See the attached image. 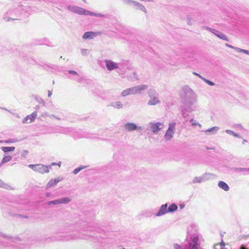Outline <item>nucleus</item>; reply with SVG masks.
Here are the masks:
<instances>
[{"instance_id":"nucleus-1","label":"nucleus","mask_w":249,"mask_h":249,"mask_svg":"<svg viewBox=\"0 0 249 249\" xmlns=\"http://www.w3.org/2000/svg\"><path fill=\"white\" fill-rule=\"evenodd\" d=\"M181 102L183 104L181 106V113L184 118L188 114L186 112H192L195 109L194 104L196 102V96L194 91L188 86H185L182 88L179 93Z\"/></svg>"},{"instance_id":"nucleus-2","label":"nucleus","mask_w":249,"mask_h":249,"mask_svg":"<svg viewBox=\"0 0 249 249\" xmlns=\"http://www.w3.org/2000/svg\"><path fill=\"white\" fill-rule=\"evenodd\" d=\"M86 235L83 234L82 236L81 235H76L73 234H70L67 236L61 235L60 234H57L56 235H52L46 239L48 240L49 242H54L57 241H67L70 239H87L88 237Z\"/></svg>"},{"instance_id":"nucleus-3","label":"nucleus","mask_w":249,"mask_h":249,"mask_svg":"<svg viewBox=\"0 0 249 249\" xmlns=\"http://www.w3.org/2000/svg\"><path fill=\"white\" fill-rule=\"evenodd\" d=\"M22 9L21 5H18L17 8H13L9 9L3 17V19L5 21H9L10 20H17V17L20 15V11Z\"/></svg>"},{"instance_id":"nucleus-4","label":"nucleus","mask_w":249,"mask_h":249,"mask_svg":"<svg viewBox=\"0 0 249 249\" xmlns=\"http://www.w3.org/2000/svg\"><path fill=\"white\" fill-rule=\"evenodd\" d=\"M191 228H195V234L192 235L190 238L189 249H199L200 244L199 243V236L196 227L194 225H191Z\"/></svg>"},{"instance_id":"nucleus-5","label":"nucleus","mask_w":249,"mask_h":249,"mask_svg":"<svg viewBox=\"0 0 249 249\" xmlns=\"http://www.w3.org/2000/svg\"><path fill=\"white\" fill-rule=\"evenodd\" d=\"M28 166L35 172L41 174L48 173L49 172L50 169L52 168L51 165L46 166L41 164L36 165L29 164Z\"/></svg>"},{"instance_id":"nucleus-6","label":"nucleus","mask_w":249,"mask_h":249,"mask_svg":"<svg viewBox=\"0 0 249 249\" xmlns=\"http://www.w3.org/2000/svg\"><path fill=\"white\" fill-rule=\"evenodd\" d=\"M195 234V228H191V226L188 230L187 235H188V241L187 244H185L182 246H180L177 243H175L173 245L174 249H189V247L190 243V238L192 235Z\"/></svg>"},{"instance_id":"nucleus-7","label":"nucleus","mask_w":249,"mask_h":249,"mask_svg":"<svg viewBox=\"0 0 249 249\" xmlns=\"http://www.w3.org/2000/svg\"><path fill=\"white\" fill-rule=\"evenodd\" d=\"M164 126V124L162 123H150L148 124V129L151 131L153 133H158L160 130H161Z\"/></svg>"},{"instance_id":"nucleus-8","label":"nucleus","mask_w":249,"mask_h":249,"mask_svg":"<svg viewBox=\"0 0 249 249\" xmlns=\"http://www.w3.org/2000/svg\"><path fill=\"white\" fill-rule=\"evenodd\" d=\"M176 123L174 122L169 124V127L164 135V139L166 141L170 140L175 133Z\"/></svg>"},{"instance_id":"nucleus-9","label":"nucleus","mask_w":249,"mask_h":249,"mask_svg":"<svg viewBox=\"0 0 249 249\" xmlns=\"http://www.w3.org/2000/svg\"><path fill=\"white\" fill-rule=\"evenodd\" d=\"M147 89L148 86L144 84H142L129 88L131 94H140L142 91L145 90Z\"/></svg>"},{"instance_id":"nucleus-10","label":"nucleus","mask_w":249,"mask_h":249,"mask_svg":"<svg viewBox=\"0 0 249 249\" xmlns=\"http://www.w3.org/2000/svg\"><path fill=\"white\" fill-rule=\"evenodd\" d=\"M105 63L107 70L109 71H112L118 68H119L120 71H122L121 68L120 67L119 65L111 60L106 59L105 60Z\"/></svg>"},{"instance_id":"nucleus-11","label":"nucleus","mask_w":249,"mask_h":249,"mask_svg":"<svg viewBox=\"0 0 249 249\" xmlns=\"http://www.w3.org/2000/svg\"><path fill=\"white\" fill-rule=\"evenodd\" d=\"M101 35V32H87L84 33L82 36V38L85 40L91 39L94 38L95 37L98 36H100Z\"/></svg>"},{"instance_id":"nucleus-12","label":"nucleus","mask_w":249,"mask_h":249,"mask_svg":"<svg viewBox=\"0 0 249 249\" xmlns=\"http://www.w3.org/2000/svg\"><path fill=\"white\" fill-rule=\"evenodd\" d=\"M124 127L127 131H133L137 129H141V126L138 127L135 124L133 123H127L124 125Z\"/></svg>"},{"instance_id":"nucleus-13","label":"nucleus","mask_w":249,"mask_h":249,"mask_svg":"<svg viewBox=\"0 0 249 249\" xmlns=\"http://www.w3.org/2000/svg\"><path fill=\"white\" fill-rule=\"evenodd\" d=\"M37 116V112L36 111L33 112L31 114L27 115L22 120V123H30L35 121Z\"/></svg>"},{"instance_id":"nucleus-14","label":"nucleus","mask_w":249,"mask_h":249,"mask_svg":"<svg viewBox=\"0 0 249 249\" xmlns=\"http://www.w3.org/2000/svg\"><path fill=\"white\" fill-rule=\"evenodd\" d=\"M167 206L168 204L165 203V204L162 205L160 207V209L158 213H156V216L159 217L161 216L162 215H163L165 214L166 213H168V209H167Z\"/></svg>"},{"instance_id":"nucleus-15","label":"nucleus","mask_w":249,"mask_h":249,"mask_svg":"<svg viewBox=\"0 0 249 249\" xmlns=\"http://www.w3.org/2000/svg\"><path fill=\"white\" fill-rule=\"evenodd\" d=\"M149 98L150 99L148 100L147 103V104L149 106L156 105L160 103V101L159 100V96H155Z\"/></svg>"},{"instance_id":"nucleus-16","label":"nucleus","mask_w":249,"mask_h":249,"mask_svg":"<svg viewBox=\"0 0 249 249\" xmlns=\"http://www.w3.org/2000/svg\"><path fill=\"white\" fill-rule=\"evenodd\" d=\"M133 6H135L137 9H139L142 11H143L145 13H146V10L145 7L141 3L135 1L133 2Z\"/></svg>"},{"instance_id":"nucleus-17","label":"nucleus","mask_w":249,"mask_h":249,"mask_svg":"<svg viewBox=\"0 0 249 249\" xmlns=\"http://www.w3.org/2000/svg\"><path fill=\"white\" fill-rule=\"evenodd\" d=\"M110 106L114 108L117 109H121L123 107V104L120 101H116L114 102H112L110 104Z\"/></svg>"},{"instance_id":"nucleus-18","label":"nucleus","mask_w":249,"mask_h":249,"mask_svg":"<svg viewBox=\"0 0 249 249\" xmlns=\"http://www.w3.org/2000/svg\"><path fill=\"white\" fill-rule=\"evenodd\" d=\"M218 186L225 191H229L230 189L229 186L223 181H220L218 183Z\"/></svg>"},{"instance_id":"nucleus-19","label":"nucleus","mask_w":249,"mask_h":249,"mask_svg":"<svg viewBox=\"0 0 249 249\" xmlns=\"http://www.w3.org/2000/svg\"><path fill=\"white\" fill-rule=\"evenodd\" d=\"M214 35H215L218 37L220 38V39H222L226 41H229L228 38L225 34H223L222 33L217 30L216 31L215 33L214 34Z\"/></svg>"},{"instance_id":"nucleus-20","label":"nucleus","mask_w":249,"mask_h":249,"mask_svg":"<svg viewBox=\"0 0 249 249\" xmlns=\"http://www.w3.org/2000/svg\"><path fill=\"white\" fill-rule=\"evenodd\" d=\"M59 204H68L71 201V199L69 197H66L63 198H59Z\"/></svg>"},{"instance_id":"nucleus-21","label":"nucleus","mask_w":249,"mask_h":249,"mask_svg":"<svg viewBox=\"0 0 249 249\" xmlns=\"http://www.w3.org/2000/svg\"><path fill=\"white\" fill-rule=\"evenodd\" d=\"M219 129V128L217 126H213L212 128L207 129L205 131V133H211L212 134H214Z\"/></svg>"},{"instance_id":"nucleus-22","label":"nucleus","mask_w":249,"mask_h":249,"mask_svg":"<svg viewBox=\"0 0 249 249\" xmlns=\"http://www.w3.org/2000/svg\"><path fill=\"white\" fill-rule=\"evenodd\" d=\"M167 209L168 213H173L178 209V206L175 203H172L168 207H167Z\"/></svg>"},{"instance_id":"nucleus-23","label":"nucleus","mask_w":249,"mask_h":249,"mask_svg":"<svg viewBox=\"0 0 249 249\" xmlns=\"http://www.w3.org/2000/svg\"><path fill=\"white\" fill-rule=\"evenodd\" d=\"M148 94L149 97L159 96L158 93L154 89H150Z\"/></svg>"},{"instance_id":"nucleus-24","label":"nucleus","mask_w":249,"mask_h":249,"mask_svg":"<svg viewBox=\"0 0 249 249\" xmlns=\"http://www.w3.org/2000/svg\"><path fill=\"white\" fill-rule=\"evenodd\" d=\"M1 150L4 152L6 153L10 151H13L15 149V147L14 146H2L1 147Z\"/></svg>"},{"instance_id":"nucleus-25","label":"nucleus","mask_w":249,"mask_h":249,"mask_svg":"<svg viewBox=\"0 0 249 249\" xmlns=\"http://www.w3.org/2000/svg\"><path fill=\"white\" fill-rule=\"evenodd\" d=\"M0 187H1V188H5V189H8V190H10V189H12V187L4 183L1 179H0Z\"/></svg>"},{"instance_id":"nucleus-26","label":"nucleus","mask_w":249,"mask_h":249,"mask_svg":"<svg viewBox=\"0 0 249 249\" xmlns=\"http://www.w3.org/2000/svg\"><path fill=\"white\" fill-rule=\"evenodd\" d=\"M213 176L214 175L212 174L206 173V174H204V175H203L202 176V177L204 178H203V181L204 182V181H206L211 179L212 178V177H213Z\"/></svg>"},{"instance_id":"nucleus-27","label":"nucleus","mask_w":249,"mask_h":249,"mask_svg":"<svg viewBox=\"0 0 249 249\" xmlns=\"http://www.w3.org/2000/svg\"><path fill=\"white\" fill-rule=\"evenodd\" d=\"M203 178H202V176L198 177H196L193 179V180L192 181V183H201L202 182H204Z\"/></svg>"},{"instance_id":"nucleus-28","label":"nucleus","mask_w":249,"mask_h":249,"mask_svg":"<svg viewBox=\"0 0 249 249\" xmlns=\"http://www.w3.org/2000/svg\"><path fill=\"white\" fill-rule=\"evenodd\" d=\"M127 77L128 80L131 81H134L138 79L137 75L136 74V73L135 72H133L132 75H127Z\"/></svg>"},{"instance_id":"nucleus-29","label":"nucleus","mask_w":249,"mask_h":249,"mask_svg":"<svg viewBox=\"0 0 249 249\" xmlns=\"http://www.w3.org/2000/svg\"><path fill=\"white\" fill-rule=\"evenodd\" d=\"M12 159V156H5L1 160V164L5 163L9 161H10Z\"/></svg>"},{"instance_id":"nucleus-30","label":"nucleus","mask_w":249,"mask_h":249,"mask_svg":"<svg viewBox=\"0 0 249 249\" xmlns=\"http://www.w3.org/2000/svg\"><path fill=\"white\" fill-rule=\"evenodd\" d=\"M47 204L49 206L52 205H60L59 204V199H56L55 200L49 201L48 202Z\"/></svg>"},{"instance_id":"nucleus-31","label":"nucleus","mask_w":249,"mask_h":249,"mask_svg":"<svg viewBox=\"0 0 249 249\" xmlns=\"http://www.w3.org/2000/svg\"><path fill=\"white\" fill-rule=\"evenodd\" d=\"M154 213L151 211H146L143 212L142 215L146 217H150L153 215Z\"/></svg>"},{"instance_id":"nucleus-32","label":"nucleus","mask_w":249,"mask_h":249,"mask_svg":"<svg viewBox=\"0 0 249 249\" xmlns=\"http://www.w3.org/2000/svg\"><path fill=\"white\" fill-rule=\"evenodd\" d=\"M78 7V6L70 5L68 7V9L72 12L76 13Z\"/></svg>"},{"instance_id":"nucleus-33","label":"nucleus","mask_w":249,"mask_h":249,"mask_svg":"<svg viewBox=\"0 0 249 249\" xmlns=\"http://www.w3.org/2000/svg\"><path fill=\"white\" fill-rule=\"evenodd\" d=\"M86 10L79 7L78 9L77 10L76 14L82 15H85Z\"/></svg>"},{"instance_id":"nucleus-34","label":"nucleus","mask_w":249,"mask_h":249,"mask_svg":"<svg viewBox=\"0 0 249 249\" xmlns=\"http://www.w3.org/2000/svg\"><path fill=\"white\" fill-rule=\"evenodd\" d=\"M130 94H130L129 88H128V89H126L124 90L121 93V95L123 97H125V96H126Z\"/></svg>"},{"instance_id":"nucleus-35","label":"nucleus","mask_w":249,"mask_h":249,"mask_svg":"<svg viewBox=\"0 0 249 249\" xmlns=\"http://www.w3.org/2000/svg\"><path fill=\"white\" fill-rule=\"evenodd\" d=\"M86 168V166H81L80 167H79L78 168H75L73 171V173L74 174V175H76L79 172H80L81 170H82V169H84Z\"/></svg>"},{"instance_id":"nucleus-36","label":"nucleus","mask_w":249,"mask_h":249,"mask_svg":"<svg viewBox=\"0 0 249 249\" xmlns=\"http://www.w3.org/2000/svg\"><path fill=\"white\" fill-rule=\"evenodd\" d=\"M236 171L238 172H248V168H238L236 169Z\"/></svg>"},{"instance_id":"nucleus-37","label":"nucleus","mask_w":249,"mask_h":249,"mask_svg":"<svg viewBox=\"0 0 249 249\" xmlns=\"http://www.w3.org/2000/svg\"><path fill=\"white\" fill-rule=\"evenodd\" d=\"M219 246L220 247V249H227L225 248V244L222 241L221 243L219 245H216L214 246L215 249H217L216 247Z\"/></svg>"},{"instance_id":"nucleus-38","label":"nucleus","mask_w":249,"mask_h":249,"mask_svg":"<svg viewBox=\"0 0 249 249\" xmlns=\"http://www.w3.org/2000/svg\"><path fill=\"white\" fill-rule=\"evenodd\" d=\"M226 132L230 135H233L234 137H238V135L235 133H234L233 131H232L230 130H226Z\"/></svg>"},{"instance_id":"nucleus-39","label":"nucleus","mask_w":249,"mask_h":249,"mask_svg":"<svg viewBox=\"0 0 249 249\" xmlns=\"http://www.w3.org/2000/svg\"><path fill=\"white\" fill-rule=\"evenodd\" d=\"M190 122L191 123L192 125L193 126H196V125H198V126H201V124H199L198 123H196V121L195 120H194L193 119H191L190 120Z\"/></svg>"},{"instance_id":"nucleus-40","label":"nucleus","mask_w":249,"mask_h":249,"mask_svg":"<svg viewBox=\"0 0 249 249\" xmlns=\"http://www.w3.org/2000/svg\"><path fill=\"white\" fill-rule=\"evenodd\" d=\"M123 2L125 4H129V5H131V4H133V2H135V1H134V0H122Z\"/></svg>"},{"instance_id":"nucleus-41","label":"nucleus","mask_w":249,"mask_h":249,"mask_svg":"<svg viewBox=\"0 0 249 249\" xmlns=\"http://www.w3.org/2000/svg\"><path fill=\"white\" fill-rule=\"evenodd\" d=\"M55 183H54V182L53 181V179H51L49 182L48 183L47 185V188H50L53 185H55Z\"/></svg>"},{"instance_id":"nucleus-42","label":"nucleus","mask_w":249,"mask_h":249,"mask_svg":"<svg viewBox=\"0 0 249 249\" xmlns=\"http://www.w3.org/2000/svg\"><path fill=\"white\" fill-rule=\"evenodd\" d=\"M203 80L206 82L207 84H208V85H210V86H214V83L208 79H205V78H203Z\"/></svg>"},{"instance_id":"nucleus-43","label":"nucleus","mask_w":249,"mask_h":249,"mask_svg":"<svg viewBox=\"0 0 249 249\" xmlns=\"http://www.w3.org/2000/svg\"><path fill=\"white\" fill-rule=\"evenodd\" d=\"M36 100H37V101L39 103L42 104L43 106H45L44 101L43 99L42 98H41V97H37V98H36Z\"/></svg>"},{"instance_id":"nucleus-44","label":"nucleus","mask_w":249,"mask_h":249,"mask_svg":"<svg viewBox=\"0 0 249 249\" xmlns=\"http://www.w3.org/2000/svg\"><path fill=\"white\" fill-rule=\"evenodd\" d=\"M85 15H89L95 17V13L86 10Z\"/></svg>"},{"instance_id":"nucleus-45","label":"nucleus","mask_w":249,"mask_h":249,"mask_svg":"<svg viewBox=\"0 0 249 249\" xmlns=\"http://www.w3.org/2000/svg\"><path fill=\"white\" fill-rule=\"evenodd\" d=\"M88 50L86 49H82L81 50V53L83 55H87L88 54Z\"/></svg>"},{"instance_id":"nucleus-46","label":"nucleus","mask_w":249,"mask_h":249,"mask_svg":"<svg viewBox=\"0 0 249 249\" xmlns=\"http://www.w3.org/2000/svg\"><path fill=\"white\" fill-rule=\"evenodd\" d=\"M17 142V140L15 139H8L5 141L6 143H14Z\"/></svg>"},{"instance_id":"nucleus-47","label":"nucleus","mask_w":249,"mask_h":249,"mask_svg":"<svg viewBox=\"0 0 249 249\" xmlns=\"http://www.w3.org/2000/svg\"><path fill=\"white\" fill-rule=\"evenodd\" d=\"M207 30H208V31H209L210 32H211V33H212L213 34H215L216 31L217 30H215V29H213V28H210V27H205Z\"/></svg>"},{"instance_id":"nucleus-48","label":"nucleus","mask_w":249,"mask_h":249,"mask_svg":"<svg viewBox=\"0 0 249 249\" xmlns=\"http://www.w3.org/2000/svg\"><path fill=\"white\" fill-rule=\"evenodd\" d=\"M95 17L107 18V16L106 15L95 13Z\"/></svg>"},{"instance_id":"nucleus-49","label":"nucleus","mask_w":249,"mask_h":249,"mask_svg":"<svg viewBox=\"0 0 249 249\" xmlns=\"http://www.w3.org/2000/svg\"><path fill=\"white\" fill-rule=\"evenodd\" d=\"M62 178H60L53 179V181L54 182V183L56 185L57 183H58L59 181L62 180Z\"/></svg>"},{"instance_id":"nucleus-50","label":"nucleus","mask_w":249,"mask_h":249,"mask_svg":"<svg viewBox=\"0 0 249 249\" xmlns=\"http://www.w3.org/2000/svg\"><path fill=\"white\" fill-rule=\"evenodd\" d=\"M68 73H70V74H73V75H78V74L77 73V72L74 71H73V70H69L68 71Z\"/></svg>"},{"instance_id":"nucleus-51","label":"nucleus","mask_w":249,"mask_h":249,"mask_svg":"<svg viewBox=\"0 0 249 249\" xmlns=\"http://www.w3.org/2000/svg\"><path fill=\"white\" fill-rule=\"evenodd\" d=\"M96 229L95 228L92 227L91 226L88 227L87 228V231H96Z\"/></svg>"},{"instance_id":"nucleus-52","label":"nucleus","mask_w":249,"mask_h":249,"mask_svg":"<svg viewBox=\"0 0 249 249\" xmlns=\"http://www.w3.org/2000/svg\"><path fill=\"white\" fill-rule=\"evenodd\" d=\"M237 52L243 53L244 50L239 48L235 47V49Z\"/></svg>"},{"instance_id":"nucleus-53","label":"nucleus","mask_w":249,"mask_h":249,"mask_svg":"<svg viewBox=\"0 0 249 249\" xmlns=\"http://www.w3.org/2000/svg\"><path fill=\"white\" fill-rule=\"evenodd\" d=\"M73 80H76L78 82H79L80 83L82 80H83V78L82 77H79L78 78H73Z\"/></svg>"},{"instance_id":"nucleus-54","label":"nucleus","mask_w":249,"mask_h":249,"mask_svg":"<svg viewBox=\"0 0 249 249\" xmlns=\"http://www.w3.org/2000/svg\"><path fill=\"white\" fill-rule=\"evenodd\" d=\"M193 74L196 75H197V76H198L200 78H201V79L203 80V78H204L203 77H202L201 75H200L199 74L196 73V72H193Z\"/></svg>"},{"instance_id":"nucleus-55","label":"nucleus","mask_w":249,"mask_h":249,"mask_svg":"<svg viewBox=\"0 0 249 249\" xmlns=\"http://www.w3.org/2000/svg\"><path fill=\"white\" fill-rule=\"evenodd\" d=\"M86 137L88 138H91V139H95L96 138V137L95 135H94L93 134H90V136H87Z\"/></svg>"},{"instance_id":"nucleus-56","label":"nucleus","mask_w":249,"mask_h":249,"mask_svg":"<svg viewBox=\"0 0 249 249\" xmlns=\"http://www.w3.org/2000/svg\"><path fill=\"white\" fill-rule=\"evenodd\" d=\"M226 46L228 47H229L230 48H232V49H235V47H234V46H232V45H230L229 44H225Z\"/></svg>"},{"instance_id":"nucleus-57","label":"nucleus","mask_w":249,"mask_h":249,"mask_svg":"<svg viewBox=\"0 0 249 249\" xmlns=\"http://www.w3.org/2000/svg\"><path fill=\"white\" fill-rule=\"evenodd\" d=\"M0 236H2V237H4L5 238H8L9 237L7 236H6L4 234H3L0 231Z\"/></svg>"},{"instance_id":"nucleus-58","label":"nucleus","mask_w":249,"mask_h":249,"mask_svg":"<svg viewBox=\"0 0 249 249\" xmlns=\"http://www.w3.org/2000/svg\"><path fill=\"white\" fill-rule=\"evenodd\" d=\"M243 53L249 55V50H244Z\"/></svg>"},{"instance_id":"nucleus-59","label":"nucleus","mask_w":249,"mask_h":249,"mask_svg":"<svg viewBox=\"0 0 249 249\" xmlns=\"http://www.w3.org/2000/svg\"><path fill=\"white\" fill-rule=\"evenodd\" d=\"M52 95V92L50 90H48V97H50Z\"/></svg>"},{"instance_id":"nucleus-60","label":"nucleus","mask_w":249,"mask_h":249,"mask_svg":"<svg viewBox=\"0 0 249 249\" xmlns=\"http://www.w3.org/2000/svg\"><path fill=\"white\" fill-rule=\"evenodd\" d=\"M48 116H49L50 118H54L56 117V116H55L54 115H53V114H51V115H47Z\"/></svg>"},{"instance_id":"nucleus-61","label":"nucleus","mask_w":249,"mask_h":249,"mask_svg":"<svg viewBox=\"0 0 249 249\" xmlns=\"http://www.w3.org/2000/svg\"><path fill=\"white\" fill-rule=\"evenodd\" d=\"M187 20H188V23L190 24H191V20H190V18L189 17L187 18Z\"/></svg>"},{"instance_id":"nucleus-62","label":"nucleus","mask_w":249,"mask_h":249,"mask_svg":"<svg viewBox=\"0 0 249 249\" xmlns=\"http://www.w3.org/2000/svg\"><path fill=\"white\" fill-rule=\"evenodd\" d=\"M57 165V163H56V162H53V163H51V166H53V165Z\"/></svg>"},{"instance_id":"nucleus-63","label":"nucleus","mask_w":249,"mask_h":249,"mask_svg":"<svg viewBox=\"0 0 249 249\" xmlns=\"http://www.w3.org/2000/svg\"><path fill=\"white\" fill-rule=\"evenodd\" d=\"M35 108L36 109H38L39 108V105L36 106Z\"/></svg>"},{"instance_id":"nucleus-64","label":"nucleus","mask_w":249,"mask_h":249,"mask_svg":"<svg viewBox=\"0 0 249 249\" xmlns=\"http://www.w3.org/2000/svg\"><path fill=\"white\" fill-rule=\"evenodd\" d=\"M57 165H58L59 166H60V165H61V162H59L58 163H57Z\"/></svg>"}]
</instances>
